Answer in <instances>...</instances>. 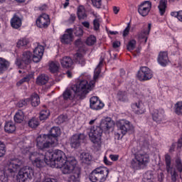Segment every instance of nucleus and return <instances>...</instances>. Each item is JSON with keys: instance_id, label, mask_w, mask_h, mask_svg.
Wrapping results in <instances>:
<instances>
[{"instance_id": "nucleus-13", "label": "nucleus", "mask_w": 182, "mask_h": 182, "mask_svg": "<svg viewBox=\"0 0 182 182\" xmlns=\"http://www.w3.org/2000/svg\"><path fill=\"white\" fill-rule=\"evenodd\" d=\"M36 26L41 29H46L50 25V17L46 14H41L36 21Z\"/></svg>"}, {"instance_id": "nucleus-27", "label": "nucleus", "mask_w": 182, "mask_h": 182, "mask_svg": "<svg viewBox=\"0 0 182 182\" xmlns=\"http://www.w3.org/2000/svg\"><path fill=\"white\" fill-rule=\"evenodd\" d=\"M60 65L64 69H69L73 65V60L69 56H65L60 60Z\"/></svg>"}, {"instance_id": "nucleus-35", "label": "nucleus", "mask_w": 182, "mask_h": 182, "mask_svg": "<svg viewBox=\"0 0 182 182\" xmlns=\"http://www.w3.org/2000/svg\"><path fill=\"white\" fill-rule=\"evenodd\" d=\"M30 100V102L31 103V106L33 107H36V106H39L41 104V98L39 97V95L36 93L33 94L30 98H28Z\"/></svg>"}, {"instance_id": "nucleus-22", "label": "nucleus", "mask_w": 182, "mask_h": 182, "mask_svg": "<svg viewBox=\"0 0 182 182\" xmlns=\"http://www.w3.org/2000/svg\"><path fill=\"white\" fill-rule=\"evenodd\" d=\"M131 107L135 114H144V113H146V107L141 101L132 103Z\"/></svg>"}, {"instance_id": "nucleus-1", "label": "nucleus", "mask_w": 182, "mask_h": 182, "mask_svg": "<svg viewBox=\"0 0 182 182\" xmlns=\"http://www.w3.org/2000/svg\"><path fill=\"white\" fill-rule=\"evenodd\" d=\"M114 126V122H113L112 118L107 117L101 121L100 127L95 126L91 127L89 136L96 150H100L102 147V135L103 134V132H109Z\"/></svg>"}, {"instance_id": "nucleus-51", "label": "nucleus", "mask_w": 182, "mask_h": 182, "mask_svg": "<svg viewBox=\"0 0 182 182\" xmlns=\"http://www.w3.org/2000/svg\"><path fill=\"white\" fill-rule=\"evenodd\" d=\"M175 167L178 173H182V161L180 159H176L175 161Z\"/></svg>"}, {"instance_id": "nucleus-23", "label": "nucleus", "mask_w": 182, "mask_h": 182, "mask_svg": "<svg viewBox=\"0 0 182 182\" xmlns=\"http://www.w3.org/2000/svg\"><path fill=\"white\" fill-rule=\"evenodd\" d=\"M158 63L163 68L168 65V53L166 51H161L157 58Z\"/></svg>"}, {"instance_id": "nucleus-42", "label": "nucleus", "mask_w": 182, "mask_h": 182, "mask_svg": "<svg viewBox=\"0 0 182 182\" xmlns=\"http://www.w3.org/2000/svg\"><path fill=\"white\" fill-rule=\"evenodd\" d=\"M174 112L177 116H182V101H178L174 105Z\"/></svg>"}, {"instance_id": "nucleus-20", "label": "nucleus", "mask_w": 182, "mask_h": 182, "mask_svg": "<svg viewBox=\"0 0 182 182\" xmlns=\"http://www.w3.org/2000/svg\"><path fill=\"white\" fill-rule=\"evenodd\" d=\"M132 127H133L132 124L126 119H122L119 122L118 124V129L120 130L122 134L121 139L123 137V136L127 134L129 130H132Z\"/></svg>"}, {"instance_id": "nucleus-2", "label": "nucleus", "mask_w": 182, "mask_h": 182, "mask_svg": "<svg viewBox=\"0 0 182 182\" xmlns=\"http://www.w3.org/2000/svg\"><path fill=\"white\" fill-rule=\"evenodd\" d=\"M95 81L87 80H79L75 85H72L71 89L75 92L73 100H83L86 99V95L95 89Z\"/></svg>"}, {"instance_id": "nucleus-12", "label": "nucleus", "mask_w": 182, "mask_h": 182, "mask_svg": "<svg viewBox=\"0 0 182 182\" xmlns=\"http://www.w3.org/2000/svg\"><path fill=\"white\" fill-rule=\"evenodd\" d=\"M165 163L166 167V171L171 174V180L172 182H176L178 173L176 171V169L171 168V156L170 154H165Z\"/></svg>"}, {"instance_id": "nucleus-15", "label": "nucleus", "mask_w": 182, "mask_h": 182, "mask_svg": "<svg viewBox=\"0 0 182 182\" xmlns=\"http://www.w3.org/2000/svg\"><path fill=\"white\" fill-rule=\"evenodd\" d=\"M74 36L72 28H67L65 33L60 36V41L63 45H71Z\"/></svg>"}, {"instance_id": "nucleus-59", "label": "nucleus", "mask_w": 182, "mask_h": 182, "mask_svg": "<svg viewBox=\"0 0 182 182\" xmlns=\"http://www.w3.org/2000/svg\"><path fill=\"white\" fill-rule=\"evenodd\" d=\"M109 159L112 161H117L119 160V155H110L109 156Z\"/></svg>"}, {"instance_id": "nucleus-5", "label": "nucleus", "mask_w": 182, "mask_h": 182, "mask_svg": "<svg viewBox=\"0 0 182 182\" xmlns=\"http://www.w3.org/2000/svg\"><path fill=\"white\" fill-rule=\"evenodd\" d=\"M46 153V157L48 158L50 166L55 167V168H60L63 166V162L68 160L66 154L63 151L55 149L53 151H48Z\"/></svg>"}, {"instance_id": "nucleus-17", "label": "nucleus", "mask_w": 182, "mask_h": 182, "mask_svg": "<svg viewBox=\"0 0 182 182\" xmlns=\"http://www.w3.org/2000/svg\"><path fill=\"white\" fill-rule=\"evenodd\" d=\"M45 52V46L38 44L36 48L33 50V62L34 63H38L42 60V58H43V53Z\"/></svg>"}, {"instance_id": "nucleus-55", "label": "nucleus", "mask_w": 182, "mask_h": 182, "mask_svg": "<svg viewBox=\"0 0 182 182\" xmlns=\"http://www.w3.org/2000/svg\"><path fill=\"white\" fill-rule=\"evenodd\" d=\"M30 102H31V100L26 98V99L20 100L18 102L17 106L18 107H23V106H26V105H28V103H30Z\"/></svg>"}, {"instance_id": "nucleus-37", "label": "nucleus", "mask_w": 182, "mask_h": 182, "mask_svg": "<svg viewBox=\"0 0 182 182\" xmlns=\"http://www.w3.org/2000/svg\"><path fill=\"white\" fill-rule=\"evenodd\" d=\"M77 16L78 19H85V18L87 17L86 14V9H85L84 6H79L77 10Z\"/></svg>"}, {"instance_id": "nucleus-26", "label": "nucleus", "mask_w": 182, "mask_h": 182, "mask_svg": "<svg viewBox=\"0 0 182 182\" xmlns=\"http://www.w3.org/2000/svg\"><path fill=\"white\" fill-rule=\"evenodd\" d=\"M10 23L14 29H19L22 26V18L19 16L14 14L10 21Z\"/></svg>"}, {"instance_id": "nucleus-50", "label": "nucleus", "mask_w": 182, "mask_h": 182, "mask_svg": "<svg viewBox=\"0 0 182 182\" xmlns=\"http://www.w3.org/2000/svg\"><path fill=\"white\" fill-rule=\"evenodd\" d=\"M29 43V40L26 38H22L17 42L18 48H22V46H26Z\"/></svg>"}, {"instance_id": "nucleus-63", "label": "nucleus", "mask_w": 182, "mask_h": 182, "mask_svg": "<svg viewBox=\"0 0 182 182\" xmlns=\"http://www.w3.org/2000/svg\"><path fill=\"white\" fill-rule=\"evenodd\" d=\"M39 11H46L48 9V5L43 4L40 7H38Z\"/></svg>"}, {"instance_id": "nucleus-33", "label": "nucleus", "mask_w": 182, "mask_h": 182, "mask_svg": "<svg viewBox=\"0 0 182 182\" xmlns=\"http://www.w3.org/2000/svg\"><path fill=\"white\" fill-rule=\"evenodd\" d=\"M167 0H160L159 4L158 6V9L159 11V14L161 16H164L166 14V10L167 9Z\"/></svg>"}, {"instance_id": "nucleus-45", "label": "nucleus", "mask_w": 182, "mask_h": 182, "mask_svg": "<svg viewBox=\"0 0 182 182\" xmlns=\"http://www.w3.org/2000/svg\"><path fill=\"white\" fill-rule=\"evenodd\" d=\"M31 79H32V75H27L24 77H23L20 80H18L16 85L17 87H19L20 86H22V85H23V83H25L26 82H29L31 80Z\"/></svg>"}, {"instance_id": "nucleus-32", "label": "nucleus", "mask_w": 182, "mask_h": 182, "mask_svg": "<svg viewBox=\"0 0 182 182\" xmlns=\"http://www.w3.org/2000/svg\"><path fill=\"white\" fill-rule=\"evenodd\" d=\"M10 65L11 63L9 61L4 58H0V74L4 73V72H6V70L9 69Z\"/></svg>"}, {"instance_id": "nucleus-40", "label": "nucleus", "mask_w": 182, "mask_h": 182, "mask_svg": "<svg viewBox=\"0 0 182 182\" xmlns=\"http://www.w3.org/2000/svg\"><path fill=\"white\" fill-rule=\"evenodd\" d=\"M49 116H50V112L47 108H44L40 112L39 119L41 121L46 120Z\"/></svg>"}, {"instance_id": "nucleus-53", "label": "nucleus", "mask_w": 182, "mask_h": 182, "mask_svg": "<svg viewBox=\"0 0 182 182\" xmlns=\"http://www.w3.org/2000/svg\"><path fill=\"white\" fill-rule=\"evenodd\" d=\"M6 146L4 142L0 141V157H4L6 153Z\"/></svg>"}, {"instance_id": "nucleus-58", "label": "nucleus", "mask_w": 182, "mask_h": 182, "mask_svg": "<svg viewBox=\"0 0 182 182\" xmlns=\"http://www.w3.org/2000/svg\"><path fill=\"white\" fill-rule=\"evenodd\" d=\"M93 6L97 8V9H100L102 8V0H91Z\"/></svg>"}, {"instance_id": "nucleus-10", "label": "nucleus", "mask_w": 182, "mask_h": 182, "mask_svg": "<svg viewBox=\"0 0 182 182\" xmlns=\"http://www.w3.org/2000/svg\"><path fill=\"white\" fill-rule=\"evenodd\" d=\"M76 164H77L76 159H67L63 162L62 167L59 168H61L63 174H70L76 168Z\"/></svg>"}, {"instance_id": "nucleus-18", "label": "nucleus", "mask_w": 182, "mask_h": 182, "mask_svg": "<svg viewBox=\"0 0 182 182\" xmlns=\"http://www.w3.org/2000/svg\"><path fill=\"white\" fill-rule=\"evenodd\" d=\"M90 107L92 110H102L105 107V103L97 96L91 97L90 99Z\"/></svg>"}, {"instance_id": "nucleus-28", "label": "nucleus", "mask_w": 182, "mask_h": 182, "mask_svg": "<svg viewBox=\"0 0 182 182\" xmlns=\"http://www.w3.org/2000/svg\"><path fill=\"white\" fill-rule=\"evenodd\" d=\"M33 60V54L31 51H24L21 56V61L25 65H29Z\"/></svg>"}, {"instance_id": "nucleus-8", "label": "nucleus", "mask_w": 182, "mask_h": 182, "mask_svg": "<svg viewBox=\"0 0 182 182\" xmlns=\"http://www.w3.org/2000/svg\"><path fill=\"white\" fill-rule=\"evenodd\" d=\"M53 144L55 143L47 134H40L36 138V147L38 149V153H46V149H50Z\"/></svg>"}, {"instance_id": "nucleus-41", "label": "nucleus", "mask_w": 182, "mask_h": 182, "mask_svg": "<svg viewBox=\"0 0 182 182\" xmlns=\"http://www.w3.org/2000/svg\"><path fill=\"white\" fill-rule=\"evenodd\" d=\"M96 42H97V38L94 35H90L86 39L85 43L87 46H93Z\"/></svg>"}, {"instance_id": "nucleus-31", "label": "nucleus", "mask_w": 182, "mask_h": 182, "mask_svg": "<svg viewBox=\"0 0 182 182\" xmlns=\"http://www.w3.org/2000/svg\"><path fill=\"white\" fill-rule=\"evenodd\" d=\"M36 85L38 86H43L49 82V76L45 74H41L36 78Z\"/></svg>"}, {"instance_id": "nucleus-24", "label": "nucleus", "mask_w": 182, "mask_h": 182, "mask_svg": "<svg viewBox=\"0 0 182 182\" xmlns=\"http://www.w3.org/2000/svg\"><path fill=\"white\" fill-rule=\"evenodd\" d=\"M150 31H151V23L148 24V28H144L137 33L139 41L144 39V43H146L147 39H149L147 36L150 34Z\"/></svg>"}, {"instance_id": "nucleus-64", "label": "nucleus", "mask_w": 182, "mask_h": 182, "mask_svg": "<svg viewBox=\"0 0 182 182\" xmlns=\"http://www.w3.org/2000/svg\"><path fill=\"white\" fill-rule=\"evenodd\" d=\"M180 22H182V11H178V18Z\"/></svg>"}, {"instance_id": "nucleus-11", "label": "nucleus", "mask_w": 182, "mask_h": 182, "mask_svg": "<svg viewBox=\"0 0 182 182\" xmlns=\"http://www.w3.org/2000/svg\"><path fill=\"white\" fill-rule=\"evenodd\" d=\"M137 77L140 82H146L153 78V71L148 67H141L137 73Z\"/></svg>"}, {"instance_id": "nucleus-21", "label": "nucleus", "mask_w": 182, "mask_h": 182, "mask_svg": "<svg viewBox=\"0 0 182 182\" xmlns=\"http://www.w3.org/2000/svg\"><path fill=\"white\" fill-rule=\"evenodd\" d=\"M73 97H72V91H70V90L69 89H66L63 95L61 96H60L58 100H57V102L58 103V105H60V106L65 105V103H66V102H68V100H73Z\"/></svg>"}, {"instance_id": "nucleus-7", "label": "nucleus", "mask_w": 182, "mask_h": 182, "mask_svg": "<svg viewBox=\"0 0 182 182\" xmlns=\"http://www.w3.org/2000/svg\"><path fill=\"white\" fill-rule=\"evenodd\" d=\"M33 166L37 168H42L45 165L50 166L49 159L46 156V152H33L29 157Z\"/></svg>"}, {"instance_id": "nucleus-30", "label": "nucleus", "mask_w": 182, "mask_h": 182, "mask_svg": "<svg viewBox=\"0 0 182 182\" xmlns=\"http://www.w3.org/2000/svg\"><path fill=\"white\" fill-rule=\"evenodd\" d=\"M16 130V126L14 122H7L4 125V132L9 133V134H12Z\"/></svg>"}, {"instance_id": "nucleus-43", "label": "nucleus", "mask_w": 182, "mask_h": 182, "mask_svg": "<svg viewBox=\"0 0 182 182\" xmlns=\"http://www.w3.org/2000/svg\"><path fill=\"white\" fill-rule=\"evenodd\" d=\"M49 70L50 73H58V72H59V65L53 61H51L49 64Z\"/></svg>"}, {"instance_id": "nucleus-61", "label": "nucleus", "mask_w": 182, "mask_h": 182, "mask_svg": "<svg viewBox=\"0 0 182 182\" xmlns=\"http://www.w3.org/2000/svg\"><path fill=\"white\" fill-rule=\"evenodd\" d=\"M120 46V43L119 41H114L112 43V48H114V49H117V48H119Z\"/></svg>"}, {"instance_id": "nucleus-14", "label": "nucleus", "mask_w": 182, "mask_h": 182, "mask_svg": "<svg viewBox=\"0 0 182 182\" xmlns=\"http://www.w3.org/2000/svg\"><path fill=\"white\" fill-rule=\"evenodd\" d=\"M154 122L160 124L166 120V112L163 109H154L151 113Z\"/></svg>"}, {"instance_id": "nucleus-48", "label": "nucleus", "mask_w": 182, "mask_h": 182, "mask_svg": "<svg viewBox=\"0 0 182 182\" xmlns=\"http://www.w3.org/2000/svg\"><path fill=\"white\" fill-rule=\"evenodd\" d=\"M136 43L137 41H136L134 39L129 41L127 46V50H129V52L133 51V50L136 48Z\"/></svg>"}, {"instance_id": "nucleus-57", "label": "nucleus", "mask_w": 182, "mask_h": 182, "mask_svg": "<svg viewBox=\"0 0 182 182\" xmlns=\"http://www.w3.org/2000/svg\"><path fill=\"white\" fill-rule=\"evenodd\" d=\"M93 26H94V31H99L100 29V21H99V18H95L93 20Z\"/></svg>"}, {"instance_id": "nucleus-49", "label": "nucleus", "mask_w": 182, "mask_h": 182, "mask_svg": "<svg viewBox=\"0 0 182 182\" xmlns=\"http://www.w3.org/2000/svg\"><path fill=\"white\" fill-rule=\"evenodd\" d=\"M73 31V35L74 33L75 36H77V38H81V36H83V29L80 27H77L75 28H72Z\"/></svg>"}, {"instance_id": "nucleus-62", "label": "nucleus", "mask_w": 182, "mask_h": 182, "mask_svg": "<svg viewBox=\"0 0 182 182\" xmlns=\"http://www.w3.org/2000/svg\"><path fill=\"white\" fill-rule=\"evenodd\" d=\"M75 46H80V45H82V38H77L75 40Z\"/></svg>"}, {"instance_id": "nucleus-19", "label": "nucleus", "mask_w": 182, "mask_h": 182, "mask_svg": "<svg viewBox=\"0 0 182 182\" xmlns=\"http://www.w3.org/2000/svg\"><path fill=\"white\" fill-rule=\"evenodd\" d=\"M85 136L82 134H75L70 139V145L71 149H78L80 147V143L83 141Z\"/></svg>"}, {"instance_id": "nucleus-38", "label": "nucleus", "mask_w": 182, "mask_h": 182, "mask_svg": "<svg viewBox=\"0 0 182 182\" xmlns=\"http://www.w3.org/2000/svg\"><path fill=\"white\" fill-rule=\"evenodd\" d=\"M80 159L85 164H89L92 160V156L89 153L82 152L80 156Z\"/></svg>"}, {"instance_id": "nucleus-3", "label": "nucleus", "mask_w": 182, "mask_h": 182, "mask_svg": "<svg viewBox=\"0 0 182 182\" xmlns=\"http://www.w3.org/2000/svg\"><path fill=\"white\" fill-rule=\"evenodd\" d=\"M132 158L129 162V167L132 170H141L143 167H146L150 163V156L146 152L142 151H136V148L132 149Z\"/></svg>"}, {"instance_id": "nucleus-6", "label": "nucleus", "mask_w": 182, "mask_h": 182, "mask_svg": "<svg viewBox=\"0 0 182 182\" xmlns=\"http://www.w3.org/2000/svg\"><path fill=\"white\" fill-rule=\"evenodd\" d=\"M109 177V168L105 166H100L91 171L88 176L90 181L105 182Z\"/></svg>"}, {"instance_id": "nucleus-52", "label": "nucleus", "mask_w": 182, "mask_h": 182, "mask_svg": "<svg viewBox=\"0 0 182 182\" xmlns=\"http://www.w3.org/2000/svg\"><path fill=\"white\" fill-rule=\"evenodd\" d=\"M130 28H132V23L129 21V23H127V27L122 32L123 38H126L127 36H129V33H130Z\"/></svg>"}, {"instance_id": "nucleus-36", "label": "nucleus", "mask_w": 182, "mask_h": 182, "mask_svg": "<svg viewBox=\"0 0 182 182\" xmlns=\"http://www.w3.org/2000/svg\"><path fill=\"white\" fill-rule=\"evenodd\" d=\"M117 99H118V100L119 102H129V97H127V92L126 91H123V90L118 91V92L117 94Z\"/></svg>"}, {"instance_id": "nucleus-34", "label": "nucleus", "mask_w": 182, "mask_h": 182, "mask_svg": "<svg viewBox=\"0 0 182 182\" xmlns=\"http://www.w3.org/2000/svg\"><path fill=\"white\" fill-rule=\"evenodd\" d=\"M14 119L15 123H22L25 119V113H23V111L18 110L14 117Z\"/></svg>"}, {"instance_id": "nucleus-46", "label": "nucleus", "mask_w": 182, "mask_h": 182, "mask_svg": "<svg viewBox=\"0 0 182 182\" xmlns=\"http://www.w3.org/2000/svg\"><path fill=\"white\" fill-rule=\"evenodd\" d=\"M31 79H32V75H27L24 77H23L20 80H18L16 85L17 87H19L20 86H22V85H23V83H25L26 82H29L31 80Z\"/></svg>"}, {"instance_id": "nucleus-25", "label": "nucleus", "mask_w": 182, "mask_h": 182, "mask_svg": "<svg viewBox=\"0 0 182 182\" xmlns=\"http://www.w3.org/2000/svg\"><path fill=\"white\" fill-rule=\"evenodd\" d=\"M46 135L49 136L50 139H51L52 141H53L55 144V143H58V137L60 136V128L58 127H53L48 134Z\"/></svg>"}, {"instance_id": "nucleus-54", "label": "nucleus", "mask_w": 182, "mask_h": 182, "mask_svg": "<svg viewBox=\"0 0 182 182\" xmlns=\"http://www.w3.org/2000/svg\"><path fill=\"white\" fill-rule=\"evenodd\" d=\"M80 174L77 173L75 175H71L69 177V182H80V178H79Z\"/></svg>"}, {"instance_id": "nucleus-60", "label": "nucleus", "mask_w": 182, "mask_h": 182, "mask_svg": "<svg viewBox=\"0 0 182 182\" xmlns=\"http://www.w3.org/2000/svg\"><path fill=\"white\" fill-rule=\"evenodd\" d=\"M82 25L85 27L87 28V29H89L90 28V23L89 21H83L82 23Z\"/></svg>"}, {"instance_id": "nucleus-56", "label": "nucleus", "mask_w": 182, "mask_h": 182, "mask_svg": "<svg viewBox=\"0 0 182 182\" xmlns=\"http://www.w3.org/2000/svg\"><path fill=\"white\" fill-rule=\"evenodd\" d=\"M100 73H102V68H99L97 67V68L94 71L93 79L95 81H96V80H97V79H99V76H100Z\"/></svg>"}, {"instance_id": "nucleus-29", "label": "nucleus", "mask_w": 182, "mask_h": 182, "mask_svg": "<svg viewBox=\"0 0 182 182\" xmlns=\"http://www.w3.org/2000/svg\"><path fill=\"white\" fill-rule=\"evenodd\" d=\"M74 62L80 66H85L86 65V60L82 53H77L74 55Z\"/></svg>"}, {"instance_id": "nucleus-4", "label": "nucleus", "mask_w": 182, "mask_h": 182, "mask_svg": "<svg viewBox=\"0 0 182 182\" xmlns=\"http://www.w3.org/2000/svg\"><path fill=\"white\" fill-rule=\"evenodd\" d=\"M22 162L19 159H13L9 161L7 166L0 171V182H8L9 177H14L15 173L21 168Z\"/></svg>"}, {"instance_id": "nucleus-44", "label": "nucleus", "mask_w": 182, "mask_h": 182, "mask_svg": "<svg viewBox=\"0 0 182 182\" xmlns=\"http://www.w3.org/2000/svg\"><path fill=\"white\" fill-rule=\"evenodd\" d=\"M28 124L31 129H36L39 126V119L36 117H33L28 121Z\"/></svg>"}, {"instance_id": "nucleus-9", "label": "nucleus", "mask_w": 182, "mask_h": 182, "mask_svg": "<svg viewBox=\"0 0 182 182\" xmlns=\"http://www.w3.org/2000/svg\"><path fill=\"white\" fill-rule=\"evenodd\" d=\"M33 168H32V167L28 166H24L18 171V173L17 175V181H29V180H32V177H33Z\"/></svg>"}, {"instance_id": "nucleus-16", "label": "nucleus", "mask_w": 182, "mask_h": 182, "mask_svg": "<svg viewBox=\"0 0 182 182\" xmlns=\"http://www.w3.org/2000/svg\"><path fill=\"white\" fill-rule=\"evenodd\" d=\"M151 11V2L145 1L138 6V13L141 16H147L149 13Z\"/></svg>"}, {"instance_id": "nucleus-39", "label": "nucleus", "mask_w": 182, "mask_h": 182, "mask_svg": "<svg viewBox=\"0 0 182 182\" xmlns=\"http://www.w3.org/2000/svg\"><path fill=\"white\" fill-rule=\"evenodd\" d=\"M154 180V174L152 171H147L144 174L143 181L144 182H153Z\"/></svg>"}, {"instance_id": "nucleus-47", "label": "nucleus", "mask_w": 182, "mask_h": 182, "mask_svg": "<svg viewBox=\"0 0 182 182\" xmlns=\"http://www.w3.org/2000/svg\"><path fill=\"white\" fill-rule=\"evenodd\" d=\"M31 79H32V75H27L24 77H23L20 80H18L16 85L17 87H19L20 86H22V85H23V83H25L26 82H29L31 80Z\"/></svg>"}]
</instances>
